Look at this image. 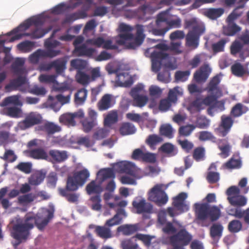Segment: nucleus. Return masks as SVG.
Segmentation results:
<instances>
[{"mask_svg": "<svg viewBox=\"0 0 249 249\" xmlns=\"http://www.w3.org/2000/svg\"><path fill=\"white\" fill-rule=\"evenodd\" d=\"M242 228V224L238 220H233L229 222L228 229L231 233H237L240 231Z\"/></svg>", "mask_w": 249, "mask_h": 249, "instance_id": "52", "label": "nucleus"}, {"mask_svg": "<svg viewBox=\"0 0 249 249\" xmlns=\"http://www.w3.org/2000/svg\"><path fill=\"white\" fill-rule=\"evenodd\" d=\"M223 226L219 223L213 224L210 228V235L213 239H219L222 235Z\"/></svg>", "mask_w": 249, "mask_h": 249, "instance_id": "34", "label": "nucleus"}, {"mask_svg": "<svg viewBox=\"0 0 249 249\" xmlns=\"http://www.w3.org/2000/svg\"><path fill=\"white\" fill-rule=\"evenodd\" d=\"M184 29L192 28V29L190 31H200L201 33H204L205 30L204 26L199 23L195 18L185 19L184 23Z\"/></svg>", "mask_w": 249, "mask_h": 249, "instance_id": "20", "label": "nucleus"}, {"mask_svg": "<svg viewBox=\"0 0 249 249\" xmlns=\"http://www.w3.org/2000/svg\"><path fill=\"white\" fill-rule=\"evenodd\" d=\"M224 12V10L222 8H209L205 11V15L211 19H215L220 17Z\"/></svg>", "mask_w": 249, "mask_h": 249, "instance_id": "37", "label": "nucleus"}, {"mask_svg": "<svg viewBox=\"0 0 249 249\" xmlns=\"http://www.w3.org/2000/svg\"><path fill=\"white\" fill-rule=\"evenodd\" d=\"M118 115L116 110H113L109 112L104 118L105 126L110 127L112 124L118 122Z\"/></svg>", "mask_w": 249, "mask_h": 249, "instance_id": "30", "label": "nucleus"}, {"mask_svg": "<svg viewBox=\"0 0 249 249\" xmlns=\"http://www.w3.org/2000/svg\"><path fill=\"white\" fill-rule=\"evenodd\" d=\"M220 216V211L218 207L209 206L208 217H210L211 221H214L217 220Z\"/></svg>", "mask_w": 249, "mask_h": 249, "instance_id": "56", "label": "nucleus"}, {"mask_svg": "<svg viewBox=\"0 0 249 249\" xmlns=\"http://www.w3.org/2000/svg\"><path fill=\"white\" fill-rule=\"evenodd\" d=\"M118 165L120 167V172L126 173L134 177H139L138 174L140 170L134 163L129 161L121 162L118 164Z\"/></svg>", "mask_w": 249, "mask_h": 249, "instance_id": "13", "label": "nucleus"}, {"mask_svg": "<svg viewBox=\"0 0 249 249\" xmlns=\"http://www.w3.org/2000/svg\"><path fill=\"white\" fill-rule=\"evenodd\" d=\"M144 93V86L142 84H138L133 87L129 92L132 98L143 95Z\"/></svg>", "mask_w": 249, "mask_h": 249, "instance_id": "60", "label": "nucleus"}, {"mask_svg": "<svg viewBox=\"0 0 249 249\" xmlns=\"http://www.w3.org/2000/svg\"><path fill=\"white\" fill-rule=\"evenodd\" d=\"M220 79L218 75L214 76L209 83L206 90L209 93H214L222 96L221 89L218 86L220 83Z\"/></svg>", "mask_w": 249, "mask_h": 249, "instance_id": "21", "label": "nucleus"}, {"mask_svg": "<svg viewBox=\"0 0 249 249\" xmlns=\"http://www.w3.org/2000/svg\"><path fill=\"white\" fill-rule=\"evenodd\" d=\"M248 109L241 103H237L234 106L230 112V115L234 118L239 117L245 113Z\"/></svg>", "mask_w": 249, "mask_h": 249, "instance_id": "28", "label": "nucleus"}, {"mask_svg": "<svg viewBox=\"0 0 249 249\" xmlns=\"http://www.w3.org/2000/svg\"><path fill=\"white\" fill-rule=\"evenodd\" d=\"M243 8V6H238L229 15L227 21L230 22L234 21L235 19L241 17L243 14V11L240 9Z\"/></svg>", "mask_w": 249, "mask_h": 249, "instance_id": "64", "label": "nucleus"}, {"mask_svg": "<svg viewBox=\"0 0 249 249\" xmlns=\"http://www.w3.org/2000/svg\"><path fill=\"white\" fill-rule=\"evenodd\" d=\"M160 149L162 152L169 154L171 156H175L177 154L174 145L170 143H164Z\"/></svg>", "mask_w": 249, "mask_h": 249, "instance_id": "55", "label": "nucleus"}, {"mask_svg": "<svg viewBox=\"0 0 249 249\" xmlns=\"http://www.w3.org/2000/svg\"><path fill=\"white\" fill-rule=\"evenodd\" d=\"M241 166L242 162L240 159H235L232 157L227 162L224 163L222 167L223 169L232 170L239 169L241 168Z\"/></svg>", "mask_w": 249, "mask_h": 249, "instance_id": "35", "label": "nucleus"}, {"mask_svg": "<svg viewBox=\"0 0 249 249\" xmlns=\"http://www.w3.org/2000/svg\"><path fill=\"white\" fill-rule=\"evenodd\" d=\"M187 197V195L185 193H181L173 199V205L181 213L186 212L189 210V206L184 201Z\"/></svg>", "mask_w": 249, "mask_h": 249, "instance_id": "15", "label": "nucleus"}, {"mask_svg": "<svg viewBox=\"0 0 249 249\" xmlns=\"http://www.w3.org/2000/svg\"><path fill=\"white\" fill-rule=\"evenodd\" d=\"M232 73L237 77H242L247 72V71L243 66L240 63H235L231 67Z\"/></svg>", "mask_w": 249, "mask_h": 249, "instance_id": "45", "label": "nucleus"}, {"mask_svg": "<svg viewBox=\"0 0 249 249\" xmlns=\"http://www.w3.org/2000/svg\"><path fill=\"white\" fill-rule=\"evenodd\" d=\"M43 130L48 135H52L60 132L61 130V128L58 125L53 123L48 122L44 124Z\"/></svg>", "mask_w": 249, "mask_h": 249, "instance_id": "43", "label": "nucleus"}, {"mask_svg": "<svg viewBox=\"0 0 249 249\" xmlns=\"http://www.w3.org/2000/svg\"><path fill=\"white\" fill-rule=\"evenodd\" d=\"M60 52V50H43L38 49L30 55L29 60L31 63L37 64L44 58L46 57H54L59 55Z\"/></svg>", "mask_w": 249, "mask_h": 249, "instance_id": "5", "label": "nucleus"}, {"mask_svg": "<svg viewBox=\"0 0 249 249\" xmlns=\"http://www.w3.org/2000/svg\"><path fill=\"white\" fill-rule=\"evenodd\" d=\"M80 186L78 181L73 177H69L67 179L66 186L65 188H61L59 190H67L69 191H75Z\"/></svg>", "mask_w": 249, "mask_h": 249, "instance_id": "42", "label": "nucleus"}, {"mask_svg": "<svg viewBox=\"0 0 249 249\" xmlns=\"http://www.w3.org/2000/svg\"><path fill=\"white\" fill-rule=\"evenodd\" d=\"M6 114L12 118H19L22 114V110L16 107H9L6 109Z\"/></svg>", "mask_w": 249, "mask_h": 249, "instance_id": "57", "label": "nucleus"}, {"mask_svg": "<svg viewBox=\"0 0 249 249\" xmlns=\"http://www.w3.org/2000/svg\"><path fill=\"white\" fill-rule=\"evenodd\" d=\"M101 181L99 184H96L95 180L91 181L86 186V191L89 195L92 194H96V195H100L103 191L101 187Z\"/></svg>", "mask_w": 249, "mask_h": 249, "instance_id": "31", "label": "nucleus"}, {"mask_svg": "<svg viewBox=\"0 0 249 249\" xmlns=\"http://www.w3.org/2000/svg\"><path fill=\"white\" fill-rule=\"evenodd\" d=\"M192 240V235L184 229H180L169 238L170 244H177L183 246L188 245Z\"/></svg>", "mask_w": 249, "mask_h": 249, "instance_id": "6", "label": "nucleus"}, {"mask_svg": "<svg viewBox=\"0 0 249 249\" xmlns=\"http://www.w3.org/2000/svg\"><path fill=\"white\" fill-rule=\"evenodd\" d=\"M195 128L196 126L193 124H187L182 126L179 128L178 133L181 136H188L192 133Z\"/></svg>", "mask_w": 249, "mask_h": 249, "instance_id": "61", "label": "nucleus"}, {"mask_svg": "<svg viewBox=\"0 0 249 249\" xmlns=\"http://www.w3.org/2000/svg\"><path fill=\"white\" fill-rule=\"evenodd\" d=\"M71 66L77 71H81L86 68L87 62L81 59H73L71 61Z\"/></svg>", "mask_w": 249, "mask_h": 249, "instance_id": "59", "label": "nucleus"}, {"mask_svg": "<svg viewBox=\"0 0 249 249\" xmlns=\"http://www.w3.org/2000/svg\"><path fill=\"white\" fill-rule=\"evenodd\" d=\"M49 154L53 160L58 163L63 162L68 158V152L65 150L52 149L49 151Z\"/></svg>", "mask_w": 249, "mask_h": 249, "instance_id": "24", "label": "nucleus"}, {"mask_svg": "<svg viewBox=\"0 0 249 249\" xmlns=\"http://www.w3.org/2000/svg\"><path fill=\"white\" fill-rule=\"evenodd\" d=\"M136 30L135 36L131 32L133 28L125 23H121L119 24L118 30L120 34L116 39V43L120 45H124L126 41L133 39V41L129 42L127 47L129 49H136L140 46L144 41L145 35L144 34V26L141 24L135 26Z\"/></svg>", "mask_w": 249, "mask_h": 249, "instance_id": "2", "label": "nucleus"}, {"mask_svg": "<svg viewBox=\"0 0 249 249\" xmlns=\"http://www.w3.org/2000/svg\"><path fill=\"white\" fill-rule=\"evenodd\" d=\"M44 175L39 172L33 174L29 179V182L32 185H38L44 180Z\"/></svg>", "mask_w": 249, "mask_h": 249, "instance_id": "53", "label": "nucleus"}, {"mask_svg": "<svg viewBox=\"0 0 249 249\" xmlns=\"http://www.w3.org/2000/svg\"><path fill=\"white\" fill-rule=\"evenodd\" d=\"M119 131L122 135H128L134 134L136 131V128L133 124L124 123L120 127Z\"/></svg>", "mask_w": 249, "mask_h": 249, "instance_id": "39", "label": "nucleus"}, {"mask_svg": "<svg viewBox=\"0 0 249 249\" xmlns=\"http://www.w3.org/2000/svg\"><path fill=\"white\" fill-rule=\"evenodd\" d=\"M59 192L60 195L65 197L70 203H76L78 200L79 195L78 194L71 193V191L67 190H59Z\"/></svg>", "mask_w": 249, "mask_h": 249, "instance_id": "41", "label": "nucleus"}, {"mask_svg": "<svg viewBox=\"0 0 249 249\" xmlns=\"http://www.w3.org/2000/svg\"><path fill=\"white\" fill-rule=\"evenodd\" d=\"M67 62V61L65 58L61 57L47 64L45 69L48 71L53 68L57 74H60L66 69Z\"/></svg>", "mask_w": 249, "mask_h": 249, "instance_id": "12", "label": "nucleus"}, {"mask_svg": "<svg viewBox=\"0 0 249 249\" xmlns=\"http://www.w3.org/2000/svg\"><path fill=\"white\" fill-rule=\"evenodd\" d=\"M209 206L207 203H196L194 205L195 213L197 223L204 221L208 218Z\"/></svg>", "mask_w": 249, "mask_h": 249, "instance_id": "11", "label": "nucleus"}, {"mask_svg": "<svg viewBox=\"0 0 249 249\" xmlns=\"http://www.w3.org/2000/svg\"><path fill=\"white\" fill-rule=\"evenodd\" d=\"M210 121L207 119L206 116L200 115L196 117V127L200 129H205L207 128L210 125Z\"/></svg>", "mask_w": 249, "mask_h": 249, "instance_id": "49", "label": "nucleus"}, {"mask_svg": "<svg viewBox=\"0 0 249 249\" xmlns=\"http://www.w3.org/2000/svg\"><path fill=\"white\" fill-rule=\"evenodd\" d=\"M95 231L98 236L103 239H108L112 237V233L109 228L106 226H97Z\"/></svg>", "mask_w": 249, "mask_h": 249, "instance_id": "29", "label": "nucleus"}, {"mask_svg": "<svg viewBox=\"0 0 249 249\" xmlns=\"http://www.w3.org/2000/svg\"><path fill=\"white\" fill-rule=\"evenodd\" d=\"M95 50L93 48H88L86 44H83L79 47H76L74 52L78 56H91L95 52Z\"/></svg>", "mask_w": 249, "mask_h": 249, "instance_id": "26", "label": "nucleus"}, {"mask_svg": "<svg viewBox=\"0 0 249 249\" xmlns=\"http://www.w3.org/2000/svg\"><path fill=\"white\" fill-rule=\"evenodd\" d=\"M230 49L231 53L232 55L236 56L239 53V57L242 60H244L246 57L249 56V51L244 49L243 44L238 41L232 42Z\"/></svg>", "mask_w": 249, "mask_h": 249, "instance_id": "16", "label": "nucleus"}, {"mask_svg": "<svg viewBox=\"0 0 249 249\" xmlns=\"http://www.w3.org/2000/svg\"><path fill=\"white\" fill-rule=\"evenodd\" d=\"M132 205L136 210L137 213L139 214L150 213L153 210V206L141 196L135 197L132 201Z\"/></svg>", "mask_w": 249, "mask_h": 249, "instance_id": "8", "label": "nucleus"}, {"mask_svg": "<svg viewBox=\"0 0 249 249\" xmlns=\"http://www.w3.org/2000/svg\"><path fill=\"white\" fill-rule=\"evenodd\" d=\"M138 230V226L137 225H124L119 226L117 228L118 232H122L125 235H130Z\"/></svg>", "mask_w": 249, "mask_h": 249, "instance_id": "32", "label": "nucleus"}, {"mask_svg": "<svg viewBox=\"0 0 249 249\" xmlns=\"http://www.w3.org/2000/svg\"><path fill=\"white\" fill-rule=\"evenodd\" d=\"M221 122L217 131L220 136H225L230 131L233 125L234 121L231 116L222 115L221 118Z\"/></svg>", "mask_w": 249, "mask_h": 249, "instance_id": "14", "label": "nucleus"}, {"mask_svg": "<svg viewBox=\"0 0 249 249\" xmlns=\"http://www.w3.org/2000/svg\"><path fill=\"white\" fill-rule=\"evenodd\" d=\"M183 94L182 89L179 87H176L169 90L167 98L173 104H175L178 100V97Z\"/></svg>", "mask_w": 249, "mask_h": 249, "instance_id": "38", "label": "nucleus"}, {"mask_svg": "<svg viewBox=\"0 0 249 249\" xmlns=\"http://www.w3.org/2000/svg\"><path fill=\"white\" fill-rule=\"evenodd\" d=\"M229 203L234 206H243L246 205L247 200L243 196L238 195L228 197Z\"/></svg>", "mask_w": 249, "mask_h": 249, "instance_id": "36", "label": "nucleus"}, {"mask_svg": "<svg viewBox=\"0 0 249 249\" xmlns=\"http://www.w3.org/2000/svg\"><path fill=\"white\" fill-rule=\"evenodd\" d=\"M42 24L41 20L39 18H34L28 19L26 22L20 24L18 27L13 30L12 34H16L19 31H25L28 29L32 24L35 26H38Z\"/></svg>", "mask_w": 249, "mask_h": 249, "instance_id": "23", "label": "nucleus"}, {"mask_svg": "<svg viewBox=\"0 0 249 249\" xmlns=\"http://www.w3.org/2000/svg\"><path fill=\"white\" fill-rule=\"evenodd\" d=\"M211 70L208 65L201 66L194 74V78L197 83L205 82L208 79Z\"/></svg>", "mask_w": 249, "mask_h": 249, "instance_id": "17", "label": "nucleus"}, {"mask_svg": "<svg viewBox=\"0 0 249 249\" xmlns=\"http://www.w3.org/2000/svg\"><path fill=\"white\" fill-rule=\"evenodd\" d=\"M203 33L200 32V31H189L186 36V45L196 49L198 46L200 36Z\"/></svg>", "mask_w": 249, "mask_h": 249, "instance_id": "18", "label": "nucleus"}, {"mask_svg": "<svg viewBox=\"0 0 249 249\" xmlns=\"http://www.w3.org/2000/svg\"><path fill=\"white\" fill-rule=\"evenodd\" d=\"M212 95H208L204 99L203 103L205 106L210 107H215L217 103V99L221 97V96L217 95L214 93H211Z\"/></svg>", "mask_w": 249, "mask_h": 249, "instance_id": "51", "label": "nucleus"}, {"mask_svg": "<svg viewBox=\"0 0 249 249\" xmlns=\"http://www.w3.org/2000/svg\"><path fill=\"white\" fill-rule=\"evenodd\" d=\"M163 23H165L166 28H169V30L173 28H178L181 27V20L178 17L173 18V16L168 11H164L157 15L156 20V24L159 27L162 26Z\"/></svg>", "mask_w": 249, "mask_h": 249, "instance_id": "3", "label": "nucleus"}, {"mask_svg": "<svg viewBox=\"0 0 249 249\" xmlns=\"http://www.w3.org/2000/svg\"><path fill=\"white\" fill-rule=\"evenodd\" d=\"M41 116L34 112H30L26 115L25 119L19 124L20 128L26 129L34 125L39 124L41 122Z\"/></svg>", "mask_w": 249, "mask_h": 249, "instance_id": "10", "label": "nucleus"}, {"mask_svg": "<svg viewBox=\"0 0 249 249\" xmlns=\"http://www.w3.org/2000/svg\"><path fill=\"white\" fill-rule=\"evenodd\" d=\"M29 157L37 160H47L48 156L47 152L42 148L33 149L28 152Z\"/></svg>", "mask_w": 249, "mask_h": 249, "instance_id": "25", "label": "nucleus"}, {"mask_svg": "<svg viewBox=\"0 0 249 249\" xmlns=\"http://www.w3.org/2000/svg\"><path fill=\"white\" fill-rule=\"evenodd\" d=\"M98 178H101V183L108 178H114L115 177L114 173L112 169L108 168L106 169H101L97 173Z\"/></svg>", "mask_w": 249, "mask_h": 249, "instance_id": "46", "label": "nucleus"}, {"mask_svg": "<svg viewBox=\"0 0 249 249\" xmlns=\"http://www.w3.org/2000/svg\"><path fill=\"white\" fill-rule=\"evenodd\" d=\"M47 104L54 111L57 112L62 106V104L59 102L55 96L50 95L48 97Z\"/></svg>", "mask_w": 249, "mask_h": 249, "instance_id": "50", "label": "nucleus"}, {"mask_svg": "<svg viewBox=\"0 0 249 249\" xmlns=\"http://www.w3.org/2000/svg\"><path fill=\"white\" fill-rule=\"evenodd\" d=\"M163 187L162 184H156L148 193V199L159 206L164 205L168 200V197L163 190Z\"/></svg>", "mask_w": 249, "mask_h": 249, "instance_id": "4", "label": "nucleus"}, {"mask_svg": "<svg viewBox=\"0 0 249 249\" xmlns=\"http://www.w3.org/2000/svg\"><path fill=\"white\" fill-rule=\"evenodd\" d=\"M89 176V173L87 169L75 172L73 177L77 180L80 186H83Z\"/></svg>", "mask_w": 249, "mask_h": 249, "instance_id": "27", "label": "nucleus"}, {"mask_svg": "<svg viewBox=\"0 0 249 249\" xmlns=\"http://www.w3.org/2000/svg\"><path fill=\"white\" fill-rule=\"evenodd\" d=\"M112 105V96L109 94H105L103 95L97 104L98 109L100 111L107 110Z\"/></svg>", "mask_w": 249, "mask_h": 249, "instance_id": "22", "label": "nucleus"}, {"mask_svg": "<svg viewBox=\"0 0 249 249\" xmlns=\"http://www.w3.org/2000/svg\"><path fill=\"white\" fill-rule=\"evenodd\" d=\"M75 78L78 83L83 86L88 85L91 81L90 76L82 71H77Z\"/></svg>", "mask_w": 249, "mask_h": 249, "instance_id": "44", "label": "nucleus"}, {"mask_svg": "<svg viewBox=\"0 0 249 249\" xmlns=\"http://www.w3.org/2000/svg\"><path fill=\"white\" fill-rule=\"evenodd\" d=\"M88 94V90L85 88L78 90L74 94V102L77 105H83L85 102Z\"/></svg>", "mask_w": 249, "mask_h": 249, "instance_id": "33", "label": "nucleus"}, {"mask_svg": "<svg viewBox=\"0 0 249 249\" xmlns=\"http://www.w3.org/2000/svg\"><path fill=\"white\" fill-rule=\"evenodd\" d=\"M49 219L45 218L39 223L36 216L30 213H27L23 219L18 216L11 219L8 225L11 236L20 243L22 240H26L30 231L33 229L35 225L41 230L48 223Z\"/></svg>", "mask_w": 249, "mask_h": 249, "instance_id": "1", "label": "nucleus"}, {"mask_svg": "<svg viewBox=\"0 0 249 249\" xmlns=\"http://www.w3.org/2000/svg\"><path fill=\"white\" fill-rule=\"evenodd\" d=\"M193 157L196 161L204 160L205 158V149L202 146L196 147L193 151Z\"/></svg>", "mask_w": 249, "mask_h": 249, "instance_id": "48", "label": "nucleus"}, {"mask_svg": "<svg viewBox=\"0 0 249 249\" xmlns=\"http://www.w3.org/2000/svg\"><path fill=\"white\" fill-rule=\"evenodd\" d=\"M132 159L143 162L155 163L156 161L155 154L149 152H144L141 149H135L131 155Z\"/></svg>", "mask_w": 249, "mask_h": 249, "instance_id": "7", "label": "nucleus"}, {"mask_svg": "<svg viewBox=\"0 0 249 249\" xmlns=\"http://www.w3.org/2000/svg\"><path fill=\"white\" fill-rule=\"evenodd\" d=\"M35 47L34 42L26 40L19 43L18 46V49L23 53H29L31 52Z\"/></svg>", "mask_w": 249, "mask_h": 249, "instance_id": "47", "label": "nucleus"}, {"mask_svg": "<svg viewBox=\"0 0 249 249\" xmlns=\"http://www.w3.org/2000/svg\"><path fill=\"white\" fill-rule=\"evenodd\" d=\"M162 141L163 139L161 137L156 134H152L148 136L146 140V142L150 147H152Z\"/></svg>", "mask_w": 249, "mask_h": 249, "instance_id": "62", "label": "nucleus"}, {"mask_svg": "<svg viewBox=\"0 0 249 249\" xmlns=\"http://www.w3.org/2000/svg\"><path fill=\"white\" fill-rule=\"evenodd\" d=\"M26 80L25 77L19 76L17 78L11 80L10 84L6 86L5 88L8 89L10 87L18 88L24 84L26 83Z\"/></svg>", "mask_w": 249, "mask_h": 249, "instance_id": "58", "label": "nucleus"}, {"mask_svg": "<svg viewBox=\"0 0 249 249\" xmlns=\"http://www.w3.org/2000/svg\"><path fill=\"white\" fill-rule=\"evenodd\" d=\"M175 130L170 124H164L160 126V133L161 135L171 139L174 137Z\"/></svg>", "mask_w": 249, "mask_h": 249, "instance_id": "40", "label": "nucleus"}, {"mask_svg": "<svg viewBox=\"0 0 249 249\" xmlns=\"http://www.w3.org/2000/svg\"><path fill=\"white\" fill-rule=\"evenodd\" d=\"M84 116V113L80 109L74 113H65L62 114L59 118L60 123L64 124L74 126L76 124L75 118H82Z\"/></svg>", "mask_w": 249, "mask_h": 249, "instance_id": "9", "label": "nucleus"}, {"mask_svg": "<svg viewBox=\"0 0 249 249\" xmlns=\"http://www.w3.org/2000/svg\"><path fill=\"white\" fill-rule=\"evenodd\" d=\"M47 32L48 31L45 30L43 29L37 28L31 33L17 34L11 37L10 41V42H13L16 40L19 39L23 36H30L31 38L33 39L39 38L43 37Z\"/></svg>", "mask_w": 249, "mask_h": 249, "instance_id": "19", "label": "nucleus"}, {"mask_svg": "<svg viewBox=\"0 0 249 249\" xmlns=\"http://www.w3.org/2000/svg\"><path fill=\"white\" fill-rule=\"evenodd\" d=\"M133 105L134 106L142 107H144L148 102V97L144 95L141 96H137V97H133Z\"/></svg>", "mask_w": 249, "mask_h": 249, "instance_id": "54", "label": "nucleus"}, {"mask_svg": "<svg viewBox=\"0 0 249 249\" xmlns=\"http://www.w3.org/2000/svg\"><path fill=\"white\" fill-rule=\"evenodd\" d=\"M227 22L228 23L227 28V35L228 36H232L240 31V27L234 23V21L230 22L227 21Z\"/></svg>", "mask_w": 249, "mask_h": 249, "instance_id": "63", "label": "nucleus"}]
</instances>
